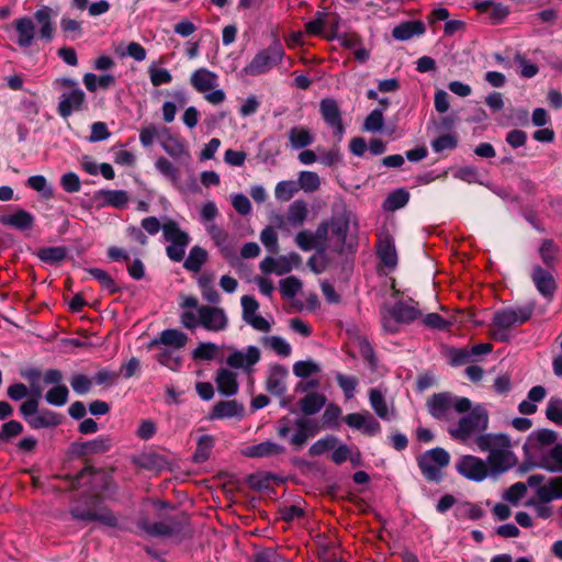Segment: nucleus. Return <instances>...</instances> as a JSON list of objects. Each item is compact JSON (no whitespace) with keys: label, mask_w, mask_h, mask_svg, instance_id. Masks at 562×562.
<instances>
[{"label":"nucleus","mask_w":562,"mask_h":562,"mask_svg":"<svg viewBox=\"0 0 562 562\" xmlns=\"http://www.w3.org/2000/svg\"><path fill=\"white\" fill-rule=\"evenodd\" d=\"M180 323L187 329L202 327L207 331H223L228 326V317L222 307L199 304L195 296H182Z\"/></svg>","instance_id":"nucleus-1"},{"label":"nucleus","mask_w":562,"mask_h":562,"mask_svg":"<svg viewBox=\"0 0 562 562\" xmlns=\"http://www.w3.org/2000/svg\"><path fill=\"white\" fill-rule=\"evenodd\" d=\"M475 445L482 452H488L486 461L492 469V475L504 473L518 463L514 452L516 443L505 434L479 435L475 438Z\"/></svg>","instance_id":"nucleus-2"},{"label":"nucleus","mask_w":562,"mask_h":562,"mask_svg":"<svg viewBox=\"0 0 562 562\" xmlns=\"http://www.w3.org/2000/svg\"><path fill=\"white\" fill-rule=\"evenodd\" d=\"M457 420L448 425L447 431L450 437L461 443H467L479 435L486 434L488 428L490 415L487 409L480 404L473 405L471 408Z\"/></svg>","instance_id":"nucleus-3"},{"label":"nucleus","mask_w":562,"mask_h":562,"mask_svg":"<svg viewBox=\"0 0 562 562\" xmlns=\"http://www.w3.org/2000/svg\"><path fill=\"white\" fill-rule=\"evenodd\" d=\"M427 408L434 418L452 423L453 413L465 414L471 408V401L447 392L436 393L427 401Z\"/></svg>","instance_id":"nucleus-4"},{"label":"nucleus","mask_w":562,"mask_h":562,"mask_svg":"<svg viewBox=\"0 0 562 562\" xmlns=\"http://www.w3.org/2000/svg\"><path fill=\"white\" fill-rule=\"evenodd\" d=\"M533 308L530 305L503 308L494 314L492 322L493 337L501 341L509 338L508 330L530 319Z\"/></svg>","instance_id":"nucleus-5"},{"label":"nucleus","mask_w":562,"mask_h":562,"mask_svg":"<svg viewBox=\"0 0 562 562\" xmlns=\"http://www.w3.org/2000/svg\"><path fill=\"white\" fill-rule=\"evenodd\" d=\"M54 85L63 91L58 103L60 116L68 117L72 112L83 109L86 94L78 87L77 81L69 78H58L54 81Z\"/></svg>","instance_id":"nucleus-6"},{"label":"nucleus","mask_w":562,"mask_h":562,"mask_svg":"<svg viewBox=\"0 0 562 562\" xmlns=\"http://www.w3.org/2000/svg\"><path fill=\"white\" fill-rule=\"evenodd\" d=\"M190 83L211 104H221L226 99L224 90L218 88L217 74L206 68L194 70L190 77Z\"/></svg>","instance_id":"nucleus-7"},{"label":"nucleus","mask_w":562,"mask_h":562,"mask_svg":"<svg viewBox=\"0 0 562 562\" xmlns=\"http://www.w3.org/2000/svg\"><path fill=\"white\" fill-rule=\"evenodd\" d=\"M284 56L282 46L274 42L265 49L259 50L251 61L243 69L247 76L256 77L268 72L278 66Z\"/></svg>","instance_id":"nucleus-8"},{"label":"nucleus","mask_w":562,"mask_h":562,"mask_svg":"<svg viewBox=\"0 0 562 562\" xmlns=\"http://www.w3.org/2000/svg\"><path fill=\"white\" fill-rule=\"evenodd\" d=\"M419 315L420 313L413 301L409 303H397L383 311V327L389 333H396L402 324H408L419 317Z\"/></svg>","instance_id":"nucleus-9"},{"label":"nucleus","mask_w":562,"mask_h":562,"mask_svg":"<svg viewBox=\"0 0 562 562\" xmlns=\"http://www.w3.org/2000/svg\"><path fill=\"white\" fill-rule=\"evenodd\" d=\"M450 462L449 453L442 448H434L420 454L417 459L423 475L428 481H439L441 470Z\"/></svg>","instance_id":"nucleus-10"},{"label":"nucleus","mask_w":562,"mask_h":562,"mask_svg":"<svg viewBox=\"0 0 562 562\" xmlns=\"http://www.w3.org/2000/svg\"><path fill=\"white\" fill-rule=\"evenodd\" d=\"M456 469L460 475L474 482H481L492 475V469L487 461L471 454L462 456L458 460Z\"/></svg>","instance_id":"nucleus-11"},{"label":"nucleus","mask_w":562,"mask_h":562,"mask_svg":"<svg viewBox=\"0 0 562 562\" xmlns=\"http://www.w3.org/2000/svg\"><path fill=\"white\" fill-rule=\"evenodd\" d=\"M319 226L326 227L324 250H341L348 233V221L345 217H336L329 222L322 223Z\"/></svg>","instance_id":"nucleus-12"},{"label":"nucleus","mask_w":562,"mask_h":562,"mask_svg":"<svg viewBox=\"0 0 562 562\" xmlns=\"http://www.w3.org/2000/svg\"><path fill=\"white\" fill-rule=\"evenodd\" d=\"M240 304L243 308V319L250 325L254 329L268 333L271 329V324L265 317L259 315L258 308L259 304L255 300L254 296L244 295L240 299Z\"/></svg>","instance_id":"nucleus-13"},{"label":"nucleus","mask_w":562,"mask_h":562,"mask_svg":"<svg viewBox=\"0 0 562 562\" xmlns=\"http://www.w3.org/2000/svg\"><path fill=\"white\" fill-rule=\"evenodd\" d=\"M259 348L249 346L245 350H233L226 358V363L233 369H240L247 373L252 372V367L260 360Z\"/></svg>","instance_id":"nucleus-14"},{"label":"nucleus","mask_w":562,"mask_h":562,"mask_svg":"<svg viewBox=\"0 0 562 562\" xmlns=\"http://www.w3.org/2000/svg\"><path fill=\"white\" fill-rule=\"evenodd\" d=\"M319 111L326 124L334 128V133L341 138L345 127L337 101L330 98L323 99L319 103Z\"/></svg>","instance_id":"nucleus-15"},{"label":"nucleus","mask_w":562,"mask_h":562,"mask_svg":"<svg viewBox=\"0 0 562 562\" xmlns=\"http://www.w3.org/2000/svg\"><path fill=\"white\" fill-rule=\"evenodd\" d=\"M299 262L300 257L296 254L279 258L267 257L260 262V270L267 274L276 273L277 276H282L290 272L293 265H297Z\"/></svg>","instance_id":"nucleus-16"},{"label":"nucleus","mask_w":562,"mask_h":562,"mask_svg":"<svg viewBox=\"0 0 562 562\" xmlns=\"http://www.w3.org/2000/svg\"><path fill=\"white\" fill-rule=\"evenodd\" d=\"M57 12L50 7L44 5L35 11L34 20L38 27L37 35L40 38L50 42L54 37V19L56 18Z\"/></svg>","instance_id":"nucleus-17"},{"label":"nucleus","mask_w":562,"mask_h":562,"mask_svg":"<svg viewBox=\"0 0 562 562\" xmlns=\"http://www.w3.org/2000/svg\"><path fill=\"white\" fill-rule=\"evenodd\" d=\"M326 239V227L318 226L314 233L302 231L295 236L296 245L304 251L312 249L324 251V243Z\"/></svg>","instance_id":"nucleus-18"},{"label":"nucleus","mask_w":562,"mask_h":562,"mask_svg":"<svg viewBox=\"0 0 562 562\" xmlns=\"http://www.w3.org/2000/svg\"><path fill=\"white\" fill-rule=\"evenodd\" d=\"M345 423L350 428L362 430L369 436H373L380 431V424L369 412L348 414L345 417Z\"/></svg>","instance_id":"nucleus-19"},{"label":"nucleus","mask_w":562,"mask_h":562,"mask_svg":"<svg viewBox=\"0 0 562 562\" xmlns=\"http://www.w3.org/2000/svg\"><path fill=\"white\" fill-rule=\"evenodd\" d=\"M71 516L74 519H77V520L99 521V522L110 526V527L117 526L116 517L113 515V513H111L110 510H106V509L92 510V509L75 508L71 510Z\"/></svg>","instance_id":"nucleus-20"},{"label":"nucleus","mask_w":562,"mask_h":562,"mask_svg":"<svg viewBox=\"0 0 562 562\" xmlns=\"http://www.w3.org/2000/svg\"><path fill=\"white\" fill-rule=\"evenodd\" d=\"M531 279L536 284L537 290L546 297H552L557 284L552 273L548 270H544L540 266H535L531 273Z\"/></svg>","instance_id":"nucleus-21"},{"label":"nucleus","mask_w":562,"mask_h":562,"mask_svg":"<svg viewBox=\"0 0 562 562\" xmlns=\"http://www.w3.org/2000/svg\"><path fill=\"white\" fill-rule=\"evenodd\" d=\"M13 25L18 34V45L24 48L30 47L36 35L34 21L29 16H23L14 20Z\"/></svg>","instance_id":"nucleus-22"},{"label":"nucleus","mask_w":562,"mask_h":562,"mask_svg":"<svg viewBox=\"0 0 562 562\" xmlns=\"http://www.w3.org/2000/svg\"><path fill=\"white\" fill-rule=\"evenodd\" d=\"M215 383L218 392L226 396L235 395L239 389L237 374L227 368L217 370Z\"/></svg>","instance_id":"nucleus-23"},{"label":"nucleus","mask_w":562,"mask_h":562,"mask_svg":"<svg viewBox=\"0 0 562 562\" xmlns=\"http://www.w3.org/2000/svg\"><path fill=\"white\" fill-rule=\"evenodd\" d=\"M557 438L558 435L555 431L550 429H540L530 434L524 448L527 453L538 452L543 446H549L555 442Z\"/></svg>","instance_id":"nucleus-24"},{"label":"nucleus","mask_w":562,"mask_h":562,"mask_svg":"<svg viewBox=\"0 0 562 562\" xmlns=\"http://www.w3.org/2000/svg\"><path fill=\"white\" fill-rule=\"evenodd\" d=\"M188 336L179 329L162 330L158 338L150 342V347L164 345L171 349L179 350L187 345Z\"/></svg>","instance_id":"nucleus-25"},{"label":"nucleus","mask_w":562,"mask_h":562,"mask_svg":"<svg viewBox=\"0 0 562 562\" xmlns=\"http://www.w3.org/2000/svg\"><path fill=\"white\" fill-rule=\"evenodd\" d=\"M284 447L273 442V441H265L258 445L246 447L243 450V454L248 458H266L279 456L284 452Z\"/></svg>","instance_id":"nucleus-26"},{"label":"nucleus","mask_w":562,"mask_h":562,"mask_svg":"<svg viewBox=\"0 0 562 562\" xmlns=\"http://www.w3.org/2000/svg\"><path fill=\"white\" fill-rule=\"evenodd\" d=\"M297 431L292 436L291 442L293 446L301 448L305 445L310 437L315 436L319 430V426L306 418H299L295 422Z\"/></svg>","instance_id":"nucleus-27"},{"label":"nucleus","mask_w":562,"mask_h":562,"mask_svg":"<svg viewBox=\"0 0 562 562\" xmlns=\"http://www.w3.org/2000/svg\"><path fill=\"white\" fill-rule=\"evenodd\" d=\"M31 391L33 394V398L24 402L21 405V413L29 422V418L35 416L37 414L38 409V400L42 396L43 387L40 384V374H33L31 378Z\"/></svg>","instance_id":"nucleus-28"},{"label":"nucleus","mask_w":562,"mask_h":562,"mask_svg":"<svg viewBox=\"0 0 562 562\" xmlns=\"http://www.w3.org/2000/svg\"><path fill=\"white\" fill-rule=\"evenodd\" d=\"M95 200L101 206L123 209L127 205L130 198L124 190H101L95 193Z\"/></svg>","instance_id":"nucleus-29"},{"label":"nucleus","mask_w":562,"mask_h":562,"mask_svg":"<svg viewBox=\"0 0 562 562\" xmlns=\"http://www.w3.org/2000/svg\"><path fill=\"white\" fill-rule=\"evenodd\" d=\"M244 405L235 400L216 403L210 414L211 419L232 418L243 416Z\"/></svg>","instance_id":"nucleus-30"},{"label":"nucleus","mask_w":562,"mask_h":562,"mask_svg":"<svg viewBox=\"0 0 562 562\" xmlns=\"http://www.w3.org/2000/svg\"><path fill=\"white\" fill-rule=\"evenodd\" d=\"M288 371L281 366H273L269 371V375L266 382V389L268 392L274 395H281L286 390L285 378Z\"/></svg>","instance_id":"nucleus-31"},{"label":"nucleus","mask_w":562,"mask_h":562,"mask_svg":"<svg viewBox=\"0 0 562 562\" xmlns=\"http://www.w3.org/2000/svg\"><path fill=\"white\" fill-rule=\"evenodd\" d=\"M206 231L221 252L225 256H229L233 251L229 234L214 223L207 224Z\"/></svg>","instance_id":"nucleus-32"},{"label":"nucleus","mask_w":562,"mask_h":562,"mask_svg":"<svg viewBox=\"0 0 562 562\" xmlns=\"http://www.w3.org/2000/svg\"><path fill=\"white\" fill-rule=\"evenodd\" d=\"M0 223L23 231L33 226L34 217L24 210H18L14 213L1 216Z\"/></svg>","instance_id":"nucleus-33"},{"label":"nucleus","mask_w":562,"mask_h":562,"mask_svg":"<svg viewBox=\"0 0 562 562\" xmlns=\"http://www.w3.org/2000/svg\"><path fill=\"white\" fill-rule=\"evenodd\" d=\"M160 143L165 151L173 158L188 156L184 144L177 136L171 135L167 128L162 130Z\"/></svg>","instance_id":"nucleus-34"},{"label":"nucleus","mask_w":562,"mask_h":562,"mask_svg":"<svg viewBox=\"0 0 562 562\" xmlns=\"http://www.w3.org/2000/svg\"><path fill=\"white\" fill-rule=\"evenodd\" d=\"M541 502L562 498V476L553 477L548 483L539 486L536 491Z\"/></svg>","instance_id":"nucleus-35"},{"label":"nucleus","mask_w":562,"mask_h":562,"mask_svg":"<svg viewBox=\"0 0 562 562\" xmlns=\"http://www.w3.org/2000/svg\"><path fill=\"white\" fill-rule=\"evenodd\" d=\"M314 142V134L305 126H293L289 131V143L293 149L305 148Z\"/></svg>","instance_id":"nucleus-36"},{"label":"nucleus","mask_w":562,"mask_h":562,"mask_svg":"<svg viewBox=\"0 0 562 562\" xmlns=\"http://www.w3.org/2000/svg\"><path fill=\"white\" fill-rule=\"evenodd\" d=\"M539 467L549 472H562V443L555 445L550 451L542 456Z\"/></svg>","instance_id":"nucleus-37"},{"label":"nucleus","mask_w":562,"mask_h":562,"mask_svg":"<svg viewBox=\"0 0 562 562\" xmlns=\"http://www.w3.org/2000/svg\"><path fill=\"white\" fill-rule=\"evenodd\" d=\"M326 396L322 393L311 392L302 397L299 402L301 411L305 415H314L318 413L326 404Z\"/></svg>","instance_id":"nucleus-38"},{"label":"nucleus","mask_w":562,"mask_h":562,"mask_svg":"<svg viewBox=\"0 0 562 562\" xmlns=\"http://www.w3.org/2000/svg\"><path fill=\"white\" fill-rule=\"evenodd\" d=\"M164 238L170 244H189L190 237L183 232L177 222L168 220L162 224Z\"/></svg>","instance_id":"nucleus-39"},{"label":"nucleus","mask_w":562,"mask_h":562,"mask_svg":"<svg viewBox=\"0 0 562 562\" xmlns=\"http://www.w3.org/2000/svg\"><path fill=\"white\" fill-rule=\"evenodd\" d=\"M425 32V26L419 21L405 22L393 29V37L400 41H406L414 35H420Z\"/></svg>","instance_id":"nucleus-40"},{"label":"nucleus","mask_w":562,"mask_h":562,"mask_svg":"<svg viewBox=\"0 0 562 562\" xmlns=\"http://www.w3.org/2000/svg\"><path fill=\"white\" fill-rule=\"evenodd\" d=\"M378 255L385 266L390 268H394L396 266L397 255L395 246L389 237L379 240Z\"/></svg>","instance_id":"nucleus-41"},{"label":"nucleus","mask_w":562,"mask_h":562,"mask_svg":"<svg viewBox=\"0 0 562 562\" xmlns=\"http://www.w3.org/2000/svg\"><path fill=\"white\" fill-rule=\"evenodd\" d=\"M307 206L302 200L294 201L288 209L286 221L294 227L302 226L307 217Z\"/></svg>","instance_id":"nucleus-42"},{"label":"nucleus","mask_w":562,"mask_h":562,"mask_svg":"<svg viewBox=\"0 0 562 562\" xmlns=\"http://www.w3.org/2000/svg\"><path fill=\"white\" fill-rule=\"evenodd\" d=\"M83 83L90 92H94L98 88L109 89L114 86L115 78L110 74L98 77L92 72H88L83 76Z\"/></svg>","instance_id":"nucleus-43"},{"label":"nucleus","mask_w":562,"mask_h":562,"mask_svg":"<svg viewBox=\"0 0 562 562\" xmlns=\"http://www.w3.org/2000/svg\"><path fill=\"white\" fill-rule=\"evenodd\" d=\"M206 260V250L199 246H194L191 248L189 256L184 260L183 267L191 272H198Z\"/></svg>","instance_id":"nucleus-44"},{"label":"nucleus","mask_w":562,"mask_h":562,"mask_svg":"<svg viewBox=\"0 0 562 562\" xmlns=\"http://www.w3.org/2000/svg\"><path fill=\"white\" fill-rule=\"evenodd\" d=\"M111 439L108 437H99L88 442L78 445V452L82 454L102 453L111 448Z\"/></svg>","instance_id":"nucleus-45"},{"label":"nucleus","mask_w":562,"mask_h":562,"mask_svg":"<svg viewBox=\"0 0 562 562\" xmlns=\"http://www.w3.org/2000/svg\"><path fill=\"white\" fill-rule=\"evenodd\" d=\"M261 344L281 357H288L292 351L290 344L279 336H265L261 338Z\"/></svg>","instance_id":"nucleus-46"},{"label":"nucleus","mask_w":562,"mask_h":562,"mask_svg":"<svg viewBox=\"0 0 562 562\" xmlns=\"http://www.w3.org/2000/svg\"><path fill=\"white\" fill-rule=\"evenodd\" d=\"M67 251L64 247H44L38 249L37 257L47 263L58 265L66 258Z\"/></svg>","instance_id":"nucleus-47"},{"label":"nucleus","mask_w":562,"mask_h":562,"mask_svg":"<svg viewBox=\"0 0 562 562\" xmlns=\"http://www.w3.org/2000/svg\"><path fill=\"white\" fill-rule=\"evenodd\" d=\"M29 424L32 428L53 427L59 424L57 415L50 411L37 412V414L29 418Z\"/></svg>","instance_id":"nucleus-48"},{"label":"nucleus","mask_w":562,"mask_h":562,"mask_svg":"<svg viewBox=\"0 0 562 562\" xmlns=\"http://www.w3.org/2000/svg\"><path fill=\"white\" fill-rule=\"evenodd\" d=\"M214 446V438L210 435H203L199 438L193 460L196 463L206 461Z\"/></svg>","instance_id":"nucleus-49"},{"label":"nucleus","mask_w":562,"mask_h":562,"mask_svg":"<svg viewBox=\"0 0 562 562\" xmlns=\"http://www.w3.org/2000/svg\"><path fill=\"white\" fill-rule=\"evenodd\" d=\"M299 189L305 192L317 191L321 187V178L314 171H301L297 179Z\"/></svg>","instance_id":"nucleus-50"},{"label":"nucleus","mask_w":562,"mask_h":562,"mask_svg":"<svg viewBox=\"0 0 562 562\" xmlns=\"http://www.w3.org/2000/svg\"><path fill=\"white\" fill-rule=\"evenodd\" d=\"M139 527L150 536H171L175 532V526L165 521L150 525L147 520H142Z\"/></svg>","instance_id":"nucleus-51"},{"label":"nucleus","mask_w":562,"mask_h":562,"mask_svg":"<svg viewBox=\"0 0 562 562\" xmlns=\"http://www.w3.org/2000/svg\"><path fill=\"white\" fill-rule=\"evenodd\" d=\"M281 295L285 299H292L297 295L302 289V282L296 277H288L279 282Z\"/></svg>","instance_id":"nucleus-52"},{"label":"nucleus","mask_w":562,"mask_h":562,"mask_svg":"<svg viewBox=\"0 0 562 562\" xmlns=\"http://www.w3.org/2000/svg\"><path fill=\"white\" fill-rule=\"evenodd\" d=\"M299 190L297 183L292 180L280 181L276 186L274 194L280 201H290Z\"/></svg>","instance_id":"nucleus-53"},{"label":"nucleus","mask_w":562,"mask_h":562,"mask_svg":"<svg viewBox=\"0 0 562 562\" xmlns=\"http://www.w3.org/2000/svg\"><path fill=\"white\" fill-rule=\"evenodd\" d=\"M340 416H341L340 407L334 403L328 404L322 415V427L321 428L337 427Z\"/></svg>","instance_id":"nucleus-54"},{"label":"nucleus","mask_w":562,"mask_h":562,"mask_svg":"<svg viewBox=\"0 0 562 562\" xmlns=\"http://www.w3.org/2000/svg\"><path fill=\"white\" fill-rule=\"evenodd\" d=\"M321 371V367L314 360L297 361L293 364V373L302 379H306L312 374Z\"/></svg>","instance_id":"nucleus-55"},{"label":"nucleus","mask_w":562,"mask_h":562,"mask_svg":"<svg viewBox=\"0 0 562 562\" xmlns=\"http://www.w3.org/2000/svg\"><path fill=\"white\" fill-rule=\"evenodd\" d=\"M539 252L547 266H552L559 258V247L550 239L542 241Z\"/></svg>","instance_id":"nucleus-56"},{"label":"nucleus","mask_w":562,"mask_h":562,"mask_svg":"<svg viewBox=\"0 0 562 562\" xmlns=\"http://www.w3.org/2000/svg\"><path fill=\"white\" fill-rule=\"evenodd\" d=\"M337 441L338 440L336 437L326 436L325 438L317 440L310 447L308 454L312 457L321 456L326 451L334 449L337 445Z\"/></svg>","instance_id":"nucleus-57"},{"label":"nucleus","mask_w":562,"mask_h":562,"mask_svg":"<svg viewBox=\"0 0 562 562\" xmlns=\"http://www.w3.org/2000/svg\"><path fill=\"white\" fill-rule=\"evenodd\" d=\"M546 416L554 424L562 426V398L551 397L549 400Z\"/></svg>","instance_id":"nucleus-58"},{"label":"nucleus","mask_w":562,"mask_h":562,"mask_svg":"<svg viewBox=\"0 0 562 562\" xmlns=\"http://www.w3.org/2000/svg\"><path fill=\"white\" fill-rule=\"evenodd\" d=\"M68 400V389L66 385H56L46 393V401L55 406L66 404Z\"/></svg>","instance_id":"nucleus-59"},{"label":"nucleus","mask_w":562,"mask_h":562,"mask_svg":"<svg viewBox=\"0 0 562 562\" xmlns=\"http://www.w3.org/2000/svg\"><path fill=\"white\" fill-rule=\"evenodd\" d=\"M148 74H149L150 82L155 87L170 83L172 80V76L167 69L158 68L154 65L149 66Z\"/></svg>","instance_id":"nucleus-60"},{"label":"nucleus","mask_w":562,"mask_h":562,"mask_svg":"<svg viewBox=\"0 0 562 562\" xmlns=\"http://www.w3.org/2000/svg\"><path fill=\"white\" fill-rule=\"evenodd\" d=\"M370 403L376 415L381 418H387L389 411L383 395L380 391L373 389L370 391Z\"/></svg>","instance_id":"nucleus-61"},{"label":"nucleus","mask_w":562,"mask_h":562,"mask_svg":"<svg viewBox=\"0 0 562 562\" xmlns=\"http://www.w3.org/2000/svg\"><path fill=\"white\" fill-rule=\"evenodd\" d=\"M217 346L213 342H201L192 352L194 359L212 360L217 352Z\"/></svg>","instance_id":"nucleus-62"},{"label":"nucleus","mask_w":562,"mask_h":562,"mask_svg":"<svg viewBox=\"0 0 562 562\" xmlns=\"http://www.w3.org/2000/svg\"><path fill=\"white\" fill-rule=\"evenodd\" d=\"M384 125L382 110H373L364 120L363 128L368 132L381 131Z\"/></svg>","instance_id":"nucleus-63"},{"label":"nucleus","mask_w":562,"mask_h":562,"mask_svg":"<svg viewBox=\"0 0 562 562\" xmlns=\"http://www.w3.org/2000/svg\"><path fill=\"white\" fill-rule=\"evenodd\" d=\"M260 241L269 251L273 254L278 252V236L271 226H268L265 229H262V232L260 233Z\"/></svg>","instance_id":"nucleus-64"}]
</instances>
